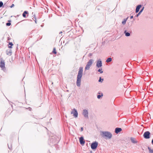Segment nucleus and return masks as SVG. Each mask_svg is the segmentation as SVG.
Wrapping results in <instances>:
<instances>
[{
    "label": "nucleus",
    "instance_id": "ddd939ff",
    "mask_svg": "<svg viewBox=\"0 0 153 153\" xmlns=\"http://www.w3.org/2000/svg\"><path fill=\"white\" fill-rule=\"evenodd\" d=\"M12 53V50L11 49H8L6 51V54L7 55L10 56Z\"/></svg>",
    "mask_w": 153,
    "mask_h": 153
},
{
    "label": "nucleus",
    "instance_id": "f03ea898",
    "mask_svg": "<svg viewBox=\"0 0 153 153\" xmlns=\"http://www.w3.org/2000/svg\"><path fill=\"white\" fill-rule=\"evenodd\" d=\"M58 138L56 136H51L50 139L49 140L50 145H52V144H56L58 142Z\"/></svg>",
    "mask_w": 153,
    "mask_h": 153
},
{
    "label": "nucleus",
    "instance_id": "b1692460",
    "mask_svg": "<svg viewBox=\"0 0 153 153\" xmlns=\"http://www.w3.org/2000/svg\"><path fill=\"white\" fill-rule=\"evenodd\" d=\"M98 71L99 72H100V73H101V74H102V73H103V71H102V68H99L98 70Z\"/></svg>",
    "mask_w": 153,
    "mask_h": 153
},
{
    "label": "nucleus",
    "instance_id": "c9c22d12",
    "mask_svg": "<svg viewBox=\"0 0 153 153\" xmlns=\"http://www.w3.org/2000/svg\"><path fill=\"white\" fill-rule=\"evenodd\" d=\"M44 26V24H42L41 25V27H43V26Z\"/></svg>",
    "mask_w": 153,
    "mask_h": 153
},
{
    "label": "nucleus",
    "instance_id": "7c9ffc66",
    "mask_svg": "<svg viewBox=\"0 0 153 153\" xmlns=\"http://www.w3.org/2000/svg\"><path fill=\"white\" fill-rule=\"evenodd\" d=\"M14 6V4H12L11 5V6H10V7L11 8H12V7H13Z\"/></svg>",
    "mask_w": 153,
    "mask_h": 153
},
{
    "label": "nucleus",
    "instance_id": "7ed1b4c3",
    "mask_svg": "<svg viewBox=\"0 0 153 153\" xmlns=\"http://www.w3.org/2000/svg\"><path fill=\"white\" fill-rule=\"evenodd\" d=\"M94 62V60L93 59H90L87 63V64L85 67V70H88L90 67L91 66Z\"/></svg>",
    "mask_w": 153,
    "mask_h": 153
},
{
    "label": "nucleus",
    "instance_id": "6e6552de",
    "mask_svg": "<svg viewBox=\"0 0 153 153\" xmlns=\"http://www.w3.org/2000/svg\"><path fill=\"white\" fill-rule=\"evenodd\" d=\"M150 132L149 131H146L144 132L143 134L144 137L146 139H149L150 138Z\"/></svg>",
    "mask_w": 153,
    "mask_h": 153
},
{
    "label": "nucleus",
    "instance_id": "f704fd0d",
    "mask_svg": "<svg viewBox=\"0 0 153 153\" xmlns=\"http://www.w3.org/2000/svg\"><path fill=\"white\" fill-rule=\"evenodd\" d=\"M10 39V37H8V39H7V41L8 40H9Z\"/></svg>",
    "mask_w": 153,
    "mask_h": 153
},
{
    "label": "nucleus",
    "instance_id": "2eb2a0df",
    "mask_svg": "<svg viewBox=\"0 0 153 153\" xmlns=\"http://www.w3.org/2000/svg\"><path fill=\"white\" fill-rule=\"evenodd\" d=\"M131 140L132 143H136L137 142V141L136 140V139L133 137L131 138Z\"/></svg>",
    "mask_w": 153,
    "mask_h": 153
},
{
    "label": "nucleus",
    "instance_id": "bb28decb",
    "mask_svg": "<svg viewBox=\"0 0 153 153\" xmlns=\"http://www.w3.org/2000/svg\"><path fill=\"white\" fill-rule=\"evenodd\" d=\"M3 3L1 1H0V7H2L3 5Z\"/></svg>",
    "mask_w": 153,
    "mask_h": 153
},
{
    "label": "nucleus",
    "instance_id": "412c9836",
    "mask_svg": "<svg viewBox=\"0 0 153 153\" xmlns=\"http://www.w3.org/2000/svg\"><path fill=\"white\" fill-rule=\"evenodd\" d=\"M112 60V59L111 58V57L108 58L106 60V62H107L108 63L109 62H111Z\"/></svg>",
    "mask_w": 153,
    "mask_h": 153
},
{
    "label": "nucleus",
    "instance_id": "9b49d317",
    "mask_svg": "<svg viewBox=\"0 0 153 153\" xmlns=\"http://www.w3.org/2000/svg\"><path fill=\"white\" fill-rule=\"evenodd\" d=\"M79 142L80 144L83 146L85 143L84 138L83 137H81L79 138Z\"/></svg>",
    "mask_w": 153,
    "mask_h": 153
},
{
    "label": "nucleus",
    "instance_id": "72a5a7b5",
    "mask_svg": "<svg viewBox=\"0 0 153 153\" xmlns=\"http://www.w3.org/2000/svg\"><path fill=\"white\" fill-rule=\"evenodd\" d=\"M133 18V16H130V19H132Z\"/></svg>",
    "mask_w": 153,
    "mask_h": 153
},
{
    "label": "nucleus",
    "instance_id": "dca6fc26",
    "mask_svg": "<svg viewBox=\"0 0 153 153\" xmlns=\"http://www.w3.org/2000/svg\"><path fill=\"white\" fill-rule=\"evenodd\" d=\"M28 12L27 11H24L22 14V16L24 18H26V14H28Z\"/></svg>",
    "mask_w": 153,
    "mask_h": 153
},
{
    "label": "nucleus",
    "instance_id": "cd10ccee",
    "mask_svg": "<svg viewBox=\"0 0 153 153\" xmlns=\"http://www.w3.org/2000/svg\"><path fill=\"white\" fill-rule=\"evenodd\" d=\"M6 25L7 26H10L11 25V23L10 22H7L6 23Z\"/></svg>",
    "mask_w": 153,
    "mask_h": 153
},
{
    "label": "nucleus",
    "instance_id": "a878e982",
    "mask_svg": "<svg viewBox=\"0 0 153 153\" xmlns=\"http://www.w3.org/2000/svg\"><path fill=\"white\" fill-rule=\"evenodd\" d=\"M103 79H101V77H100V78H99V82H102V81H103Z\"/></svg>",
    "mask_w": 153,
    "mask_h": 153
},
{
    "label": "nucleus",
    "instance_id": "0eeeda50",
    "mask_svg": "<svg viewBox=\"0 0 153 153\" xmlns=\"http://www.w3.org/2000/svg\"><path fill=\"white\" fill-rule=\"evenodd\" d=\"M98 145V143L95 141L92 143L91 145V148L92 149H96Z\"/></svg>",
    "mask_w": 153,
    "mask_h": 153
},
{
    "label": "nucleus",
    "instance_id": "2f4dec72",
    "mask_svg": "<svg viewBox=\"0 0 153 153\" xmlns=\"http://www.w3.org/2000/svg\"><path fill=\"white\" fill-rule=\"evenodd\" d=\"M92 54L91 53H90L88 54V56H91L92 55Z\"/></svg>",
    "mask_w": 153,
    "mask_h": 153
},
{
    "label": "nucleus",
    "instance_id": "e433bc0d",
    "mask_svg": "<svg viewBox=\"0 0 153 153\" xmlns=\"http://www.w3.org/2000/svg\"><path fill=\"white\" fill-rule=\"evenodd\" d=\"M62 33V31H61V32H59V33L60 34V33Z\"/></svg>",
    "mask_w": 153,
    "mask_h": 153
},
{
    "label": "nucleus",
    "instance_id": "5701e85b",
    "mask_svg": "<svg viewBox=\"0 0 153 153\" xmlns=\"http://www.w3.org/2000/svg\"><path fill=\"white\" fill-rule=\"evenodd\" d=\"M52 53L55 54L56 53V51L55 48H53V51H52Z\"/></svg>",
    "mask_w": 153,
    "mask_h": 153
},
{
    "label": "nucleus",
    "instance_id": "20e7f679",
    "mask_svg": "<svg viewBox=\"0 0 153 153\" xmlns=\"http://www.w3.org/2000/svg\"><path fill=\"white\" fill-rule=\"evenodd\" d=\"M102 133L103 137H105L109 139L111 138L112 137L111 133L108 131H102Z\"/></svg>",
    "mask_w": 153,
    "mask_h": 153
},
{
    "label": "nucleus",
    "instance_id": "9d476101",
    "mask_svg": "<svg viewBox=\"0 0 153 153\" xmlns=\"http://www.w3.org/2000/svg\"><path fill=\"white\" fill-rule=\"evenodd\" d=\"M71 114H73L74 116L76 118L77 117L78 114L77 110L75 108L71 112Z\"/></svg>",
    "mask_w": 153,
    "mask_h": 153
},
{
    "label": "nucleus",
    "instance_id": "4468645a",
    "mask_svg": "<svg viewBox=\"0 0 153 153\" xmlns=\"http://www.w3.org/2000/svg\"><path fill=\"white\" fill-rule=\"evenodd\" d=\"M141 7V4L139 5L137 7L135 10V12L136 13H138L139 11V10Z\"/></svg>",
    "mask_w": 153,
    "mask_h": 153
},
{
    "label": "nucleus",
    "instance_id": "6ab92c4d",
    "mask_svg": "<svg viewBox=\"0 0 153 153\" xmlns=\"http://www.w3.org/2000/svg\"><path fill=\"white\" fill-rule=\"evenodd\" d=\"M128 18V17H127L126 19H123V21L122 22V24L123 25H125L126 22Z\"/></svg>",
    "mask_w": 153,
    "mask_h": 153
},
{
    "label": "nucleus",
    "instance_id": "f257e3e1",
    "mask_svg": "<svg viewBox=\"0 0 153 153\" xmlns=\"http://www.w3.org/2000/svg\"><path fill=\"white\" fill-rule=\"evenodd\" d=\"M82 74L83 68L82 67H80L79 68V71L77 76L76 85L77 86L79 87L81 85V78L82 76Z\"/></svg>",
    "mask_w": 153,
    "mask_h": 153
},
{
    "label": "nucleus",
    "instance_id": "f3484780",
    "mask_svg": "<svg viewBox=\"0 0 153 153\" xmlns=\"http://www.w3.org/2000/svg\"><path fill=\"white\" fill-rule=\"evenodd\" d=\"M124 33L125 34V36H129L130 35V33L128 32H127L126 30L124 31Z\"/></svg>",
    "mask_w": 153,
    "mask_h": 153
},
{
    "label": "nucleus",
    "instance_id": "4be33fe9",
    "mask_svg": "<svg viewBox=\"0 0 153 153\" xmlns=\"http://www.w3.org/2000/svg\"><path fill=\"white\" fill-rule=\"evenodd\" d=\"M148 149L149 150V153H153V149H151L149 147H148Z\"/></svg>",
    "mask_w": 153,
    "mask_h": 153
},
{
    "label": "nucleus",
    "instance_id": "f8f14e48",
    "mask_svg": "<svg viewBox=\"0 0 153 153\" xmlns=\"http://www.w3.org/2000/svg\"><path fill=\"white\" fill-rule=\"evenodd\" d=\"M122 129L121 128H116L115 129V133L116 134H118L120 132Z\"/></svg>",
    "mask_w": 153,
    "mask_h": 153
},
{
    "label": "nucleus",
    "instance_id": "393cba45",
    "mask_svg": "<svg viewBox=\"0 0 153 153\" xmlns=\"http://www.w3.org/2000/svg\"><path fill=\"white\" fill-rule=\"evenodd\" d=\"M103 95V94H101V95H100V94L98 95L97 96V98L98 99H100L101 98V97Z\"/></svg>",
    "mask_w": 153,
    "mask_h": 153
},
{
    "label": "nucleus",
    "instance_id": "423d86ee",
    "mask_svg": "<svg viewBox=\"0 0 153 153\" xmlns=\"http://www.w3.org/2000/svg\"><path fill=\"white\" fill-rule=\"evenodd\" d=\"M82 114L86 118H88V113L87 110L84 109L82 111Z\"/></svg>",
    "mask_w": 153,
    "mask_h": 153
},
{
    "label": "nucleus",
    "instance_id": "c85d7f7f",
    "mask_svg": "<svg viewBox=\"0 0 153 153\" xmlns=\"http://www.w3.org/2000/svg\"><path fill=\"white\" fill-rule=\"evenodd\" d=\"M34 17H33V18H34L35 19V20H34V21H35V23H36V16L34 15Z\"/></svg>",
    "mask_w": 153,
    "mask_h": 153
},
{
    "label": "nucleus",
    "instance_id": "aec40b11",
    "mask_svg": "<svg viewBox=\"0 0 153 153\" xmlns=\"http://www.w3.org/2000/svg\"><path fill=\"white\" fill-rule=\"evenodd\" d=\"M13 45V44L12 42H10L9 43V45H8V47L10 48H12V46Z\"/></svg>",
    "mask_w": 153,
    "mask_h": 153
},
{
    "label": "nucleus",
    "instance_id": "1a4fd4ad",
    "mask_svg": "<svg viewBox=\"0 0 153 153\" xmlns=\"http://www.w3.org/2000/svg\"><path fill=\"white\" fill-rule=\"evenodd\" d=\"M102 66V63L100 59H99L97 61L96 66L98 68L101 67Z\"/></svg>",
    "mask_w": 153,
    "mask_h": 153
},
{
    "label": "nucleus",
    "instance_id": "a211bd4d",
    "mask_svg": "<svg viewBox=\"0 0 153 153\" xmlns=\"http://www.w3.org/2000/svg\"><path fill=\"white\" fill-rule=\"evenodd\" d=\"M144 7H143V8H142V9L140 10V11L139 12V13L136 16L138 17L141 13L142 12L143 10L144 9Z\"/></svg>",
    "mask_w": 153,
    "mask_h": 153
},
{
    "label": "nucleus",
    "instance_id": "39448f33",
    "mask_svg": "<svg viewBox=\"0 0 153 153\" xmlns=\"http://www.w3.org/2000/svg\"><path fill=\"white\" fill-rule=\"evenodd\" d=\"M0 60V67L2 70L4 71L5 69V62L3 60L1 59Z\"/></svg>",
    "mask_w": 153,
    "mask_h": 153
},
{
    "label": "nucleus",
    "instance_id": "473e14b6",
    "mask_svg": "<svg viewBox=\"0 0 153 153\" xmlns=\"http://www.w3.org/2000/svg\"><path fill=\"white\" fill-rule=\"evenodd\" d=\"M81 131H82L83 130V127H81Z\"/></svg>",
    "mask_w": 153,
    "mask_h": 153
},
{
    "label": "nucleus",
    "instance_id": "c756f323",
    "mask_svg": "<svg viewBox=\"0 0 153 153\" xmlns=\"http://www.w3.org/2000/svg\"><path fill=\"white\" fill-rule=\"evenodd\" d=\"M8 148H9V149H11V148H12V146H11H11H10V147L9 146L8 144Z\"/></svg>",
    "mask_w": 153,
    "mask_h": 153
}]
</instances>
